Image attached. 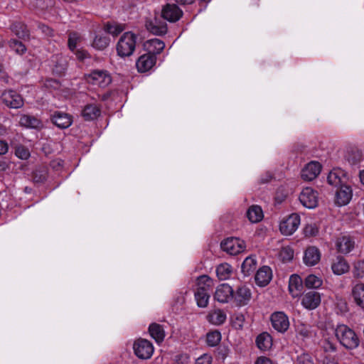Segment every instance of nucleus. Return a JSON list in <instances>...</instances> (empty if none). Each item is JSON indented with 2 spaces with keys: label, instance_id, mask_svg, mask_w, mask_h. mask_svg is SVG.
Wrapping results in <instances>:
<instances>
[{
  "label": "nucleus",
  "instance_id": "1",
  "mask_svg": "<svg viewBox=\"0 0 364 364\" xmlns=\"http://www.w3.org/2000/svg\"><path fill=\"white\" fill-rule=\"evenodd\" d=\"M336 339L341 345L348 350H353L358 347L360 339L355 332L345 324H338L334 330Z\"/></svg>",
  "mask_w": 364,
  "mask_h": 364
},
{
  "label": "nucleus",
  "instance_id": "2",
  "mask_svg": "<svg viewBox=\"0 0 364 364\" xmlns=\"http://www.w3.org/2000/svg\"><path fill=\"white\" fill-rule=\"evenodd\" d=\"M213 281L208 276L202 275L198 277L195 299L199 307L204 308L208 306Z\"/></svg>",
  "mask_w": 364,
  "mask_h": 364
},
{
  "label": "nucleus",
  "instance_id": "3",
  "mask_svg": "<svg viewBox=\"0 0 364 364\" xmlns=\"http://www.w3.org/2000/svg\"><path fill=\"white\" fill-rule=\"evenodd\" d=\"M136 36L133 33H124L117 43V54L122 58L132 55L136 48Z\"/></svg>",
  "mask_w": 364,
  "mask_h": 364
},
{
  "label": "nucleus",
  "instance_id": "4",
  "mask_svg": "<svg viewBox=\"0 0 364 364\" xmlns=\"http://www.w3.org/2000/svg\"><path fill=\"white\" fill-rule=\"evenodd\" d=\"M87 82L100 87H106L112 82V77L109 73L103 70H95L85 75Z\"/></svg>",
  "mask_w": 364,
  "mask_h": 364
},
{
  "label": "nucleus",
  "instance_id": "5",
  "mask_svg": "<svg viewBox=\"0 0 364 364\" xmlns=\"http://www.w3.org/2000/svg\"><path fill=\"white\" fill-rule=\"evenodd\" d=\"M133 349L135 355L140 359H149L154 353V346L152 343L144 338H140L134 341Z\"/></svg>",
  "mask_w": 364,
  "mask_h": 364
},
{
  "label": "nucleus",
  "instance_id": "6",
  "mask_svg": "<svg viewBox=\"0 0 364 364\" xmlns=\"http://www.w3.org/2000/svg\"><path fill=\"white\" fill-rule=\"evenodd\" d=\"M245 242L237 237H230L221 242V248L227 253L236 255L245 250Z\"/></svg>",
  "mask_w": 364,
  "mask_h": 364
},
{
  "label": "nucleus",
  "instance_id": "7",
  "mask_svg": "<svg viewBox=\"0 0 364 364\" xmlns=\"http://www.w3.org/2000/svg\"><path fill=\"white\" fill-rule=\"evenodd\" d=\"M299 225L300 216L296 213H292L281 221L279 230L282 234L291 235L298 229Z\"/></svg>",
  "mask_w": 364,
  "mask_h": 364
},
{
  "label": "nucleus",
  "instance_id": "8",
  "mask_svg": "<svg viewBox=\"0 0 364 364\" xmlns=\"http://www.w3.org/2000/svg\"><path fill=\"white\" fill-rule=\"evenodd\" d=\"M0 98L2 103L9 108L18 109L23 105V100L21 96L12 90L3 92Z\"/></svg>",
  "mask_w": 364,
  "mask_h": 364
},
{
  "label": "nucleus",
  "instance_id": "9",
  "mask_svg": "<svg viewBox=\"0 0 364 364\" xmlns=\"http://www.w3.org/2000/svg\"><path fill=\"white\" fill-rule=\"evenodd\" d=\"M299 198L301 203L309 209L314 208L318 204V193L311 187L304 188Z\"/></svg>",
  "mask_w": 364,
  "mask_h": 364
},
{
  "label": "nucleus",
  "instance_id": "10",
  "mask_svg": "<svg viewBox=\"0 0 364 364\" xmlns=\"http://www.w3.org/2000/svg\"><path fill=\"white\" fill-rule=\"evenodd\" d=\"M252 298L250 289L246 285H241L233 291L232 301L237 306L247 305Z\"/></svg>",
  "mask_w": 364,
  "mask_h": 364
},
{
  "label": "nucleus",
  "instance_id": "11",
  "mask_svg": "<svg viewBox=\"0 0 364 364\" xmlns=\"http://www.w3.org/2000/svg\"><path fill=\"white\" fill-rule=\"evenodd\" d=\"M272 327L279 333L286 332L289 327V321L287 315L282 311H277L271 315Z\"/></svg>",
  "mask_w": 364,
  "mask_h": 364
},
{
  "label": "nucleus",
  "instance_id": "12",
  "mask_svg": "<svg viewBox=\"0 0 364 364\" xmlns=\"http://www.w3.org/2000/svg\"><path fill=\"white\" fill-rule=\"evenodd\" d=\"M348 176L346 171L341 168H333L328 175V183L335 187H341L346 185Z\"/></svg>",
  "mask_w": 364,
  "mask_h": 364
},
{
  "label": "nucleus",
  "instance_id": "13",
  "mask_svg": "<svg viewBox=\"0 0 364 364\" xmlns=\"http://www.w3.org/2000/svg\"><path fill=\"white\" fill-rule=\"evenodd\" d=\"M295 332L296 338H299L302 341L313 338L316 336V328L310 324L301 321H298L296 323Z\"/></svg>",
  "mask_w": 364,
  "mask_h": 364
},
{
  "label": "nucleus",
  "instance_id": "14",
  "mask_svg": "<svg viewBox=\"0 0 364 364\" xmlns=\"http://www.w3.org/2000/svg\"><path fill=\"white\" fill-rule=\"evenodd\" d=\"M335 247L338 253L348 254L355 248V240L349 235L339 237L335 241Z\"/></svg>",
  "mask_w": 364,
  "mask_h": 364
},
{
  "label": "nucleus",
  "instance_id": "15",
  "mask_svg": "<svg viewBox=\"0 0 364 364\" xmlns=\"http://www.w3.org/2000/svg\"><path fill=\"white\" fill-rule=\"evenodd\" d=\"M321 303V295L318 292L310 291L301 297V305L308 310L315 309Z\"/></svg>",
  "mask_w": 364,
  "mask_h": 364
},
{
  "label": "nucleus",
  "instance_id": "16",
  "mask_svg": "<svg viewBox=\"0 0 364 364\" xmlns=\"http://www.w3.org/2000/svg\"><path fill=\"white\" fill-rule=\"evenodd\" d=\"M233 290L228 284L219 285L215 292L214 298L220 303H228L230 299L232 300Z\"/></svg>",
  "mask_w": 364,
  "mask_h": 364
},
{
  "label": "nucleus",
  "instance_id": "17",
  "mask_svg": "<svg viewBox=\"0 0 364 364\" xmlns=\"http://www.w3.org/2000/svg\"><path fill=\"white\" fill-rule=\"evenodd\" d=\"M321 170L318 162L311 161L301 171V178L305 181H312L317 177Z\"/></svg>",
  "mask_w": 364,
  "mask_h": 364
},
{
  "label": "nucleus",
  "instance_id": "18",
  "mask_svg": "<svg viewBox=\"0 0 364 364\" xmlns=\"http://www.w3.org/2000/svg\"><path fill=\"white\" fill-rule=\"evenodd\" d=\"M338 188L336 193L335 203L339 206L346 205L352 198V189L347 184Z\"/></svg>",
  "mask_w": 364,
  "mask_h": 364
},
{
  "label": "nucleus",
  "instance_id": "19",
  "mask_svg": "<svg viewBox=\"0 0 364 364\" xmlns=\"http://www.w3.org/2000/svg\"><path fill=\"white\" fill-rule=\"evenodd\" d=\"M161 15L164 19L176 22L182 16L183 12L176 4H166L162 9Z\"/></svg>",
  "mask_w": 364,
  "mask_h": 364
},
{
  "label": "nucleus",
  "instance_id": "20",
  "mask_svg": "<svg viewBox=\"0 0 364 364\" xmlns=\"http://www.w3.org/2000/svg\"><path fill=\"white\" fill-rule=\"evenodd\" d=\"M156 58L154 55L144 54L140 56L136 63V65L137 70L140 73H145L149 70L156 63Z\"/></svg>",
  "mask_w": 364,
  "mask_h": 364
},
{
  "label": "nucleus",
  "instance_id": "21",
  "mask_svg": "<svg viewBox=\"0 0 364 364\" xmlns=\"http://www.w3.org/2000/svg\"><path fill=\"white\" fill-rule=\"evenodd\" d=\"M53 123L60 129H66L72 124V117L70 114L62 112H55L51 117Z\"/></svg>",
  "mask_w": 364,
  "mask_h": 364
},
{
  "label": "nucleus",
  "instance_id": "22",
  "mask_svg": "<svg viewBox=\"0 0 364 364\" xmlns=\"http://www.w3.org/2000/svg\"><path fill=\"white\" fill-rule=\"evenodd\" d=\"M320 259L321 252L317 247L311 246L306 248L303 258L305 264L310 267L314 266L320 261Z\"/></svg>",
  "mask_w": 364,
  "mask_h": 364
},
{
  "label": "nucleus",
  "instance_id": "23",
  "mask_svg": "<svg viewBox=\"0 0 364 364\" xmlns=\"http://www.w3.org/2000/svg\"><path fill=\"white\" fill-rule=\"evenodd\" d=\"M272 274L271 269L267 266L261 267L255 274V282L257 285L264 287L272 279Z\"/></svg>",
  "mask_w": 364,
  "mask_h": 364
},
{
  "label": "nucleus",
  "instance_id": "24",
  "mask_svg": "<svg viewBox=\"0 0 364 364\" xmlns=\"http://www.w3.org/2000/svg\"><path fill=\"white\" fill-rule=\"evenodd\" d=\"M144 46L148 54L156 56V54H159L164 49L165 43L158 38H152L146 41Z\"/></svg>",
  "mask_w": 364,
  "mask_h": 364
},
{
  "label": "nucleus",
  "instance_id": "25",
  "mask_svg": "<svg viewBox=\"0 0 364 364\" xmlns=\"http://www.w3.org/2000/svg\"><path fill=\"white\" fill-rule=\"evenodd\" d=\"M349 269L348 263L343 257L338 256L332 262L331 269L336 275H342L348 272Z\"/></svg>",
  "mask_w": 364,
  "mask_h": 364
},
{
  "label": "nucleus",
  "instance_id": "26",
  "mask_svg": "<svg viewBox=\"0 0 364 364\" xmlns=\"http://www.w3.org/2000/svg\"><path fill=\"white\" fill-rule=\"evenodd\" d=\"M255 343L260 350L267 351L272 346V338L267 332H262L257 336Z\"/></svg>",
  "mask_w": 364,
  "mask_h": 364
},
{
  "label": "nucleus",
  "instance_id": "27",
  "mask_svg": "<svg viewBox=\"0 0 364 364\" xmlns=\"http://www.w3.org/2000/svg\"><path fill=\"white\" fill-rule=\"evenodd\" d=\"M352 296L355 303L364 309V283H358L352 288Z\"/></svg>",
  "mask_w": 364,
  "mask_h": 364
},
{
  "label": "nucleus",
  "instance_id": "28",
  "mask_svg": "<svg viewBox=\"0 0 364 364\" xmlns=\"http://www.w3.org/2000/svg\"><path fill=\"white\" fill-rule=\"evenodd\" d=\"M100 107L95 104L87 105L82 111V115L87 121L95 119L100 115Z\"/></svg>",
  "mask_w": 364,
  "mask_h": 364
},
{
  "label": "nucleus",
  "instance_id": "29",
  "mask_svg": "<svg viewBox=\"0 0 364 364\" xmlns=\"http://www.w3.org/2000/svg\"><path fill=\"white\" fill-rule=\"evenodd\" d=\"M226 318L227 316L225 311L218 309L210 311L207 316L208 321L216 326L223 324L225 321Z\"/></svg>",
  "mask_w": 364,
  "mask_h": 364
},
{
  "label": "nucleus",
  "instance_id": "30",
  "mask_svg": "<svg viewBox=\"0 0 364 364\" xmlns=\"http://www.w3.org/2000/svg\"><path fill=\"white\" fill-rule=\"evenodd\" d=\"M149 331L151 336L156 343H161L165 337V332L162 326L158 323H151L149 327Z\"/></svg>",
  "mask_w": 364,
  "mask_h": 364
},
{
  "label": "nucleus",
  "instance_id": "31",
  "mask_svg": "<svg viewBox=\"0 0 364 364\" xmlns=\"http://www.w3.org/2000/svg\"><path fill=\"white\" fill-rule=\"evenodd\" d=\"M263 212L260 206L252 205L247 211V217L252 223H258L263 218Z\"/></svg>",
  "mask_w": 364,
  "mask_h": 364
},
{
  "label": "nucleus",
  "instance_id": "32",
  "mask_svg": "<svg viewBox=\"0 0 364 364\" xmlns=\"http://www.w3.org/2000/svg\"><path fill=\"white\" fill-rule=\"evenodd\" d=\"M19 123L21 126L37 129L42 126L41 122L36 117L31 115H23L20 118Z\"/></svg>",
  "mask_w": 364,
  "mask_h": 364
},
{
  "label": "nucleus",
  "instance_id": "33",
  "mask_svg": "<svg viewBox=\"0 0 364 364\" xmlns=\"http://www.w3.org/2000/svg\"><path fill=\"white\" fill-rule=\"evenodd\" d=\"M301 289V279L299 276L292 275L289 279V290L293 297L299 296Z\"/></svg>",
  "mask_w": 364,
  "mask_h": 364
},
{
  "label": "nucleus",
  "instance_id": "34",
  "mask_svg": "<svg viewBox=\"0 0 364 364\" xmlns=\"http://www.w3.org/2000/svg\"><path fill=\"white\" fill-rule=\"evenodd\" d=\"M346 159L352 165L360 163L363 159L362 151L356 148L348 150L346 154Z\"/></svg>",
  "mask_w": 364,
  "mask_h": 364
},
{
  "label": "nucleus",
  "instance_id": "35",
  "mask_svg": "<svg viewBox=\"0 0 364 364\" xmlns=\"http://www.w3.org/2000/svg\"><path fill=\"white\" fill-rule=\"evenodd\" d=\"M257 267V260L254 257H247L242 264V272L245 276L250 275Z\"/></svg>",
  "mask_w": 364,
  "mask_h": 364
},
{
  "label": "nucleus",
  "instance_id": "36",
  "mask_svg": "<svg viewBox=\"0 0 364 364\" xmlns=\"http://www.w3.org/2000/svg\"><path fill=\"white\" fill-rule=\"evenodd\" d=\"M232 267L228 263L218 265L216 268V274L220 280H225L230 277Z\"/></svg>",
  "mask_w": 364,
  "mask_h": 364
},
{
  "label": "nucleus",
  "instance_id": "37",
  "mask_svg": "<svg viewBox=\"0 0 364 364\" xmlns=\"http://www.w3.org/2000/svg\"><path fill=\"white\" fill-rule=\"evenodd\" d=\"M11 29L19 38L25 40L29 38V31L26 24H13Z\"/></svg>",
  "mask_w": 364,
  "mask_h": 364
},
{
  "label": "nucleus",
  "instance_id": "38",
  "mask_svg": "<svg viewBox=\"0 0 364 364\" xmlns=\"http://www.w3.org/2000/svg\"><path fill=\"white\" fill-rule=\"evenodd\" d=\"M304 284L308 289H317L322 285L323 280L318 276L309 274L305 278Z\"/></svg>",
  "mask_w": 364,
  "mask_h": 364
},
{
  "label": "nucleus",
  "instance_id": "39",
  "mask_svg": "<svg viewBox=\"0 0 364 364\" xmlns=\"http://www.w3.org/2000/svg\"><path fill=\"white\" fill-rule=\"evenodd\" d=\"M109 44V38L106 36L97 35L93 40L92 46L97 50H103Z\"/></svg>",
  "mask_w": 364,
  "mask_h": 364
},
{
  "label": "nucleus",
  "instance_id": "40",
  "mask_svg": "<svg viewBox=\"0 0 364 364\" xmlns=\"http://www.w3.org/2000/svg\"><path fill=\"white\" fill-rule=\"evenodd\" d=\"M167 24H146V29L154 35L162 36L167 33Z\"/></svg>",
  "mask_w": 364,
  "mask_h": 364
},
{
  "label": "nucleus",
  "instance_id": "41",
  "mask_svg": "<svg viewBox=\"0 0 364 364\" xmlns=\"http://www.w3.org/2000/svg\"><path fill=\"white\" fill-rule=\"evenodd\" d=\"M104 31L112 35L113 37L117 36L120 34L125 28L122 24H105Z\"/></svg>",
  "mask_w": 364,
  "mask_h": 364
},
{
  "label": "nucleus",
  "instance_id": "42",
  "mask_svg": "<svg viewBox=\"0 0 364 364\" xmlns=\"http://www.w3.org/2000/svg\"><path fill=\"white\" fill-rule=\"evenodd\" d=\"M9 48L18 55H23L26 51V46L20 41L16 39H11L9 41Z\"/></svg>",
  "mask_w": 364,
  "mask_h": 364
},
{
  "label": "nucleus",
  "instance_id": "43",
  "mask_svg": "<svg viewBox=\"0 0 364 364\" xmlns=\"http://www.w3.org/2000/svg\"><path fill=\"white\" fill-rule=\"evenodd\" d=\"M221 340V335L219 331H213L207 334V343L210 346H217Z\"/></svg>",
  "mask_w": 364,
  "mask_h": 364
},
{
  "label": "nucleus",
  "instance_id": "44",
  "mask_svg": "<svg viewBox=\"0 0 364 364\" xmlns=\"http://www.w3.org/2000/svg\"><path fill=\"white\" fill-rule=\"evenodd\" d=\"M279 257L283 262H289L294 257V250L289 247H284L282 248Z\"/></svg>",
  "mask_w": 364,
  "mask_h": 364
},
{
  "label": "nucleus",
  "instance_id": "45",
  "mask_svg": "<svg viewBox=\"0 0 364 364\" xmlns=\"http://www.w3.org/2000/svg\"><path fill=\"white\" fill-rule=\"evenodd\" d=\"M15 155L22 160H26L30 157L31 154L28 149L23 146H18L16 148Z\"/></svg>",
  "mask_w": 364,
  "mask_h": 364
},
{
  "label": "nucleus",
  "instance_id": "46",
  "mask_svg": "<svg viewBox=\"0 0 364 364\" xmlns=\"http://www.w3.org/2000/svg\"><path fill=\"white\" fill-rule=\"evenodd\" d=\"M31 9L43 11L48 7L46 0H28Z\"/></svg>",
  "mask_w": 364,
  "mask_h": 364
},
{
  "label": "nucleus",
  "instance_id": "47",
  "mask_svg": "<svg viewBox=\"0 0 364 364\" xmlns=\"http://www.w3.org/2000/svg\"><path fill=\"white\" fill-rule=\"evenodd\" d=\"M80 38V36L76 32H72L69 35L68 38V47L71 50H74L76 48L77 41Z\"/></svg>",
  "mask_w": 364,
  "mask_h": 364
},
{
  "label": "nucleus",
  "instance_id": "48",
  "mask_svg": "<svg viewBox=\"0 0 364 364\" xmlns=\"http://www.w3.org/2000/svg\"><path fill=\"white\" fill-rule=\"evenodd\" d=\"M296 364H314V363L309 354L302 353L297 357Z\"/></svg>",
  "mask_w": 364,
  "mask_h": 364
},
{
  "label": "nucleus",
  "instance_id": "49",
  "mask_svg": "<svg viewBox=\"0 0 364 364\" xmlns=\"http://www.w3.org/2000/svg\"><path fill=\"white\" fill-rule=\"evenodd\" d=\"M11 161L6 158H0V172H6L10 170Z\"/></svg>",
  "mask_w": 364,
  "mask_h": 364
},
{
  "label": "nucleus",
  "instance_id": "50",
  "mask_svg": "<svg viewBox=\"0 0 364 364\" xmlns=\"http://www.w3.org/2000/svg\"><path fill=\"white\" fill-rule=\"evenodd\" d=\"M47 172L46 170H36L34 173V179L36 182H42L46 179Z\"/></svg>",
  "mask_w": 364,
  "mask_h": 364
},
{
  "label": "nucleus",
  "instance_id": "51",
  "mask_svg": "<svg viewBox=\"0 0 364 364\" xmlns=\"http://www.w3.org/2000/svg\"><path fill=\"white\" fill-rule=\"evenodd\" d=\"M212 357L208 354H203L196 361V364H211Z\"/></svg>",
  "mask_w": 364,
  "mask_h": 364
},
{
  "label": "nucleus",
  "instance_id": "52",
  "mask_svg": "<svg viewBox=\"0 0 364 364\" xmlns=\"http://www.w3.org/2000/svg\"><path fill=\"white\" fill-rule=\"evenodd\" d=\"M323 348L325 351L335 352L336 350V345L329 340L324 341Z\"/></svg>",
  "mask_w": 364,
  "mask_h": 364
},
{
  "label": "nucleus",
  "instance_id": "53",
  "mask_svg": "<svg viewBox=\"0 0 364 364\" xmlns=\"http://www.w3.org/2000/svg\"><path fill=\"white\" fill-rule=\"evenodd\" d=\"M9 151V145L6 141L0 140V155L6 154Z\"/></svg>",
  "mask_w": 364,
  "mask_h": 364
},
{
  "label": "nucleus",
  "instance_id": "54",
  "mask_svg": "<svg viewBox=\"0 0 364 364\" xmlns=\"http://www.w3.org/2000/svg\"><path fill=\"white\" fill-rule=\"evenodd\" d=\"M39 28L47 36H51L53 34V29L50 28L48 24H40Z\"/></svg>",
  "mask_w": 364,
  "mask_h": 364
},
{
  "label": "nucleus",
  "instance_id": "55",
  "mask_svg": "<svg viewBox=\"0 0 364 364\" xmlns=\"http://www.w3.org/2000/svg\"><path fill=\"white\" fill-rule=\"evenodd\" d=\"M255 364H272V360L265 356L259 357Z\"/></svg>",
  "mask_w": 364,
  "mask_h": 364
},
{
  "label": "nucleus",
  "instance_id": "56",
  "mask_svg": "<svg viewBox=\"0 0 364 364\" xmlns=\"http://www.w3.org/2000/svg\"><path fill=\"white\" fill-rule=\"evenodd\" d=\"M75 55L77 58L80 60H83L87 57V53L85 50H77Z\"/></svg>",
  "mask_w": 364,
  "mask_h": 364
},
{
  "label": "nucleus",
  "instance_id": "57",
  "mask_svg": "<svg viewBox=\"0 0 364 364\" xmlns=\"http://www.w3.org/2000/svg\"><path fill=\"white\" fill-rule=\"evenodd\" d=\"M355 267L356 269L360 268L361 272L358 274V277H362L364 274V262H358L355 264Z\"/></svg>",
  "mask_w": 364,
  "mask_h": 364
},
{
  "label": "nucleus",
  "instance_id": "58",
  "mask_svg": "<svg viewBox=\"0 0 364 364\" xmlns=\"http://www.w3.org/2000/svg\"><path fill=\"white\" fill-rule=\"evenodd\" d=\"M176 2L181 5H188L194 2L195 0H175Z\"/></svg>",
  "mask_w": 364,
  "mask_h": 364
},
{
  "label": "nucleus",
  "instance_id": "59",
  "mask_svg": "<svg viewBox=\"0 0 364 364\" xmlns=\"http://www.w3.org/2000/svg\"><path fill=\"white\" fill-rule=\"evenodd\" d=\"M237 321H238V326L240 328H242V323L244 321V316L243 315H239L236 318Z\"/></svg>",
  "mask_w": 364,
  "mask_h": 364
},
{
  "label": "nucleus",
  "instance_id": "60",
  "mask_svg": "<svg viewBox=\"0 0 364 364\" xmlns=\"http://www.w3.org/2000/svg\"><path fill=\"white\" fill-rule=\"evenodd\" d=\"M7 133V129L5 126L0 124V136H5Z\"/></svg>",
  "mask_w": 364,
  "mask_h": 364
},
{
  "label": "nucleus",
  "instance_id": "61",
  "mask_svg": "<svg viewBox=\"0 0 364 364\" xmlns=\"http://www.w3.org/2000/svg\"><path fill=\"white\" fill-rule=\"evenodd\" d=\"M360 179L361 183L364 185V170L360 172Z\"/></svg>",
  "mask_w": 364,
  "mask_h": 364
},
{
  "label": "nucleus",
  "instance_id": "62",
  "mask_svg": "<svg viewBox=\"0 0 364 364\" xmlns=\"http://www.w3.org/2000/svg\"><path fill=\"white\" fill-rule=\"evenodd\" d=\"M323 364H337V363H335L334 361L326 359L324 360Z\"/></svg>",
  "mask_w": 364,
  "mask_h": 364
},
{
  "label": "nucleus",
  "instance_id": "63",
  "mask_svg": "<svg viewBox=\"0 0 364 364\" xmlns=\"http://www.w3.org/2000/svg\"><path fill=\"white\" fill-rule=\"evenodd\" d=\"M48 82L54 83L56 85V86H58V82L55 80H48Z\"/></svg>",
  "mask_w": 364,
  "mask_h": 364
},
{
  "label": "nucleus",
  "instance_id": "64",
  "mask_svg": "<svg viewBox=\"0 0 364 364\" xmlns=\"http://www.w3.org/2000/svg\"><path fill=\"white\" fill-rule=\"evenodd\" d=\"M261 181H262V183H266V182L269 181V179L264 180V179L262 178Z\"/></svg>",
  "mask_w": 364,
  "mask_h": 364
}]
</instances>
